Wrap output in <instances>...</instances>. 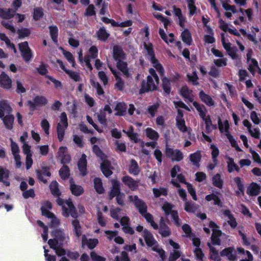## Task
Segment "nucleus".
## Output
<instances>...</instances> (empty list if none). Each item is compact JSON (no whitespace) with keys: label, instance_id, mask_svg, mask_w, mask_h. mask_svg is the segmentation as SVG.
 <instances>
[{"label":"nucleus","instance_id":"f257e3e1","mask_svg":"<svg viewBox=\"0 0 261 261\" xmlns=\"http://www.w3.org/2000/svg\"><path fill=\"white\" fill-rule=\"evenodd\" d=\"M50 219V227L55 228L51 232V236L54 239L48 240V244L50 247L55 250L57 254L62 256L66 254L65 250L61 247L62 242L66 239V234L61 229H57L59 225L60 220L55 216L54 214L51 216L47 217Z\"/></svg>","mask_w":261,"mask_h":261},{"label":"nucleus","instance_id":"f03ea898","mask_svg":"<svg viewBox=\"0 0 261 261\" xmlns=\"http://www.w3.org/2000/svg\"><path fill=\"white\" fill-rule=\"evenodd\" d=\"M112 57L116 62V67L118 70L127 77H130L131 74L129 72L128 64L124 60L126 58V54L123 50L122 47L119 45H115L113 47Z\"/></svg>","mask_w":261,"mask_h":261},{"label":"nucleus","instance_id":"7ed1b4c3","mask_svg":"<svg viewBox=\"0 0 261 261\" xmlns=\"http://www.w3.org/2000/svg\"><path fill=\"white\" fill-rule=\"evenodd\" d=\"M129 199L133 202L136 207L140 213L144 217L146 220L150 224L151 226L154 229L158 228V225L153 221L152 215L147 212V206L145 203L139 199L137 196H129Z\"/></svg>","mask_w":261,"mask_h":261},{"label":"nucleus","instance_id":"20e7f679","mask_svg":"<svg viewBox=\"0 0 261 261\" xmlns=\"http://www.w3.org/2000/svg\"><path fill=\"white\" fill-rule=\"evenodd\" d=\"M180 171V168L178 165L175 166L171 171L172 177L171 183L176 187H179V183H184L187 185V189L193 199L197 200L196 192L192 186L185 181V177L181 174H177Z\"/></svg>","mask_w":261,"mask_h":261},{"label":"nucleus","instance_id":"39448f33","mask_svg":"<svg viewBox=\"0 0 261 261\" xmlns=\"http://www.w3.org/2000/svg\"><path fill=\"white\" fill-rule=\"evenodd\" d=\"M58 205L62 207V215L65 217L69 215L73 218L77 216L75 208L70 199L64 201L63 199L58 198L57 200Z\"/></svg>","mask_w":261,"mask_h":261},{"label":"nucleus","instance_id":"423d86ee","mask_svg":"<svg viewBox=\"0 0 261 261\" xmlns=\"http://www.w3.org/2000/svg\"><path fill=\"white\" fill-rule=\"evenodd\" d=\"M143 237L148 246L152 248V250L158 252L162 259L165 258V251L160 248L152 234L147 229L143 231Z\"/></svg>","mask_w":261,"mask_h":261},{"label":"nucleus","instance_id":"0eeeda50","mask_svg":"<svg viewBox=\"0 0 261 261\" xmlns=\"http://www.w3.org/2000/svg\"><path fill=\"white\" fill-rule=\"evenodd\" d=\"M165 154L172 162H180L184 159V154L180 150L170 147L167 143L166 145Z\"/></svg>","mask_w":261,"mask_h":261},{"label":"nucleus","instance_id":"6e6552de","mask_svg":"<svg viewBox=\"0 0 261 261\" xmlns=\"http://www.w3.org/2000/svg\"><path fill=\"white\" fill-rule=\"evenodd\" d=\"M112 188L110 193V197L112 198L116 196L118 204H123L125 195L120 192L119 182L117 180L113 179L112 180Z\"/></svg>","mask_w":261,"mask_h":261},{"label":"nucleus","instance_id":"1a4fd4ad","mask_svg":"<svg viewBox=\"0 0 261 261\" xmlns=\"http://www.w3.org/2000/svg\"><path fill=\"white\" fill-rule=\"evenodd\" d=\"M157 85V84L154 83L152 76L148 75L147 76V81L145 80L142 81L141 88L139 90V93L142 94L156 90Z\"/></svg>","mask_w":261,"mask_h":261},{"label":"nucleus","instance_id":"9d476101","mask_svg":"<svg viewBox=\"0 0 261 261\" xmlns=\"http://www.w3.org/2000/svg\"><path fill=\"white\" fill-rule=\"evenodd\" d=\"M47 99L43 96H36L33 100H28L27 106L29 107L30 110L34 112L37 107L45 106L47 103Z\"/></svg>","mask_w":261,"mask_h":261},{"label":"nucleus","instance_id":"9b49d317","mask_svg":"<svg viewBox=\"0 0 261 261\" xmlns=\"http://www.w3.org/2000/svg\"><path fill=\"white\" fill-rule=\"evenodd\" d=\"M19 49L21 55L25 62H29L32 58L33 55L30 48L29 46L28 42L24 41L19 43Z\"/></svg>","mask_w":261,"mask_h":261},{"label":"nucleus","instance_id":"f8f14e48","mask_svg":"<svg viewBox=\"0 0 261 261\" xmlns=\"http://www.w3.org/2000/svg\"><path fill=\"white\" fill-rule=\"evenodd\" d=\"M209 227L212 229L213 233L211 237L212 242L214 245H219L220 240L219 237L221 235L222 232L219 229V227L217 224L213 222L210 221L209 223Z\"/></svg>","mask_w":261,"mask_h":261},{"label":"nucleus","instance_id":"ddd939ff","mask_svg":"<svg viewBox=\"0 0 261 261\" xmlns=\"http://www.w3.org/2000/svg\"><path fill=\"white\" fill-rule=\"evenodd\" d=\"M12 80L4 71L0 74V86L4 89L9 90L12 87Z\"/></svg>","mask_w":261,"mask_h":261},{"label":"nucleus","instance_id":"4468645a","mask_svg":"<svg viewBox=\"0 0 261 261\" xmlns=\"http://www.w3.org/2000/svg\"><path fill=\"white\" fill-rule=\"evenodd\" d=\"M11 140V147L12 153L14 156L15 163H22L20 161V156L19 155V148L17 144L14 142L12 139Z\"/></svg>","mask_w":261,"mask_h":261},{"label":"nucleus","instance_id":"2eb2a0df","mask_svg":"<svg viewBox=\"0 0 261 261\" xmlns=\"http://www.w3.org/2000/svg\"><path fill=\"white\" fill-rule=\"evenodd\" d=\"M98 243L97 239H88L85 235H83L82 239V245L83 247L87 246L89 249L94 248Z\"/></svg>","mask_w":261,"mask_h":261},{"label":"nucleus","instance_id":"dca6fc26","mask_svg":"<svg viewBox=\"0 0 261 261\" xmlns=\"http://www.w3.org/2000/svg\"><path fill=\"white\" fill-rule=\"evenodd\" d=\"M1 118L5 127L9 130L12 129L15 119L14 115L10 113L6 116H4L3 117Z\"/></svg>","mask_w":261,"mask_h":261},{"label":"nucleus","instance_id":"f3484780","mask_svg":"<svg viewBox=\"0 0 261 261\" xmlns=\"http://www.w3.org/2000/svg\"><path fill=\"white\" fill-rule=\"evenodd\" d=\"M92 149L95 155L101 159L102 161L101 163H111V162L107 160V155L103 152L97 145H94Z\"/></svg>","mask_w":261,"mask_h":261},{"label":"nucleus","instance_id":"a211bd4d","mask_svg":"<svg viewBox=\"0 0 261 261\" xmlns=\"http://www.w3.org/2000/svg\"><path fill=\"white\" fill-rule=\"evenodd\" d=\"M66 147H60L58 151V156L61 159V163H69L71 160V156L68 153H66Z\"/></svg>","mask_w":261,"mask_h":261},{"label":"nucleus","instance_id":"6ab92c4d","mask_svg":"<svg viewBox=\"0 0 261 261\" xmlns=\"http://www.w3.org/2000/svg\"><path fill=\"white\" fill-rule=\"evenodd\" d=\"M199 96L200 100L208 107L214 106L215 101L212 98L206 94L202 90L199 92Z\"/></svg>","mask_w":261,"mask_h":261},{"label":"nucleus","instance_id":"aec40b11","mask_svg":"<svg viewBox=\"0 0 261 261\" xmlns=\"http://www.w3.org/2000/svg\"><path fill=\"white\" fill-rule=\"evenodd\" d=\"M221 255L227 257L230 260L236 259V253L232 247H228L223 250L221 252Z\"/></svg>","mask_w":261,"mask_h":261},{"label":"nucleus","instance_id":"412c9836","mask_svg":"<svg viewBox=\"0 0 261 261\" xmlns=\"http://www.w3.org/2000/svg\"><path fill=\"white\" fill-rule=\"evenodd\" d=\"M70 189L73 195L78 196L83 193V188L81 186L75 185L72 179L70 180Z\"/></svg>","mask_w":261,"mask_h":261},{"label":"nucleus","instance_id":"4be33fe9","mask_svg":"<svg viewBox=\"0 0 261 261\" xmlns=\"http://www.w3.org/2000/svg\"><path fill=\"white\" fill-rule=\"evenodd\" d=\"M127 109V105L123 102H118L114 109V110L117 111L115 114L116 116H123L126 114Z\"/></svg>","mask_w":261,"mask_h":261},{"label":"nucleus","instance_id":"5701e85b","mask_svg":"<svg viewBox=\"0 0 261 261\" xmlns=\"http://www.w3.org/2000/svg\"><path fill=\"white\" fill-rule=\"evenodd\" d=\"M12 112L11 106L5 101H0V118L3 117L5 114H10Z\"/></svg>","mask_w":261,"mask_h":261},{"label":"nucleus","instance_id":"b1692460","mask_svg":"<svg viewBox=\"0 0 261 261\" xmlns=\"http://www.w3.org/2000/svg\"><path fill=\"white\" fill-rule=\"evenodd\" d=\"M176 126L179 130L182 133L187 132L189 134L191 133L192 130L190 127L188 128L186 125L185 120L184 119H175Z\"/></svg>","mask_w":261,"mask_h":261},{"label":"nucleus","instance_id":"393cba45","mask_svg":"<svg viewBox=\"0 0 261 261\" xmlns=\"http://www.w3.org/2000/svg\"><path fill=\"white\" fill-rule=\"evenodd\" d=\"M22 149L23 152L26 155L25 163H33L32 158V153L31 150V146L25 143L23 144Z\"/></svg>","mask_w":261,"mask_h":261},{"label":"nucleus","instance_id":"a878e982","mask_svg":"<svg viewBox=\"0 0 261 261\" xmlns=\"http://www.w3.org/2000/svg\"><path fill=\"white\" fill-rule=\"evenodd\" d=\"M122 180L132 190H135L138 187V182L128 176L123 177Z\"/></svg>","mask_w":261,"mask_h":261},{"label":"nucleus","instance_id":"bb28decb","mask_svg":"<svg viewBox=\"0 0 261 261\" xmlns=\"http://www.w3.org/2000/svg\"><path fill=\"white\" fill-rule=\"evenodd\" d=\"M205 199L207 201H213L214 205H217L219 207L222 206L221 200L216 193H212L207 195L205 196Z\"/></svg>","mask_w":261,"mask_h":261},{"label":"nucleus","instance_id":"cd10ccee","mask_svg":"<svg viewBox=\"0 0 261 261\" xmlns=\"http://www.w3.org/2000/svg\"><path fill=\"white\" fill-rule=\"evenodd\" d=\"M218 128L220 132V133H222L224 132H225V135L226 136V134H230L229 133V124L228 121L226 120L224 124H223L222 120L220 118V117H218Z\"/></svg>","mask_w":261,"mask_h":261},{"label":"nucleus","instance_id":"c85d7f7f","mask_svg":"<svg viewBox=\"0 0 261 261\" xmlns=\"http://www.w3.org/2000/svg\"><path fill=\"white\" fill-rule=\"evenodd\" d=\"M260 187L256 183L252 182L247 188V193L250 196H256L259 193Z\"/></svg>","mask_w":261,"mask_h":261},{"label":"nucleus","instance_id":"c756f323","mask_svg":"<svg viewBox=\"0 0 261 261\" xmlns=\"http://www.w3.org/2000/svg\"><path fill=\"white\" fill-rule=\"evenodd\" d=\"M223 214L226 217L227 223L232 228H235L237 225L236 219L234 218L231 212L229 210H225L223 211Z\"/></svg>","mask_w":261,"mask_h":261},{"label":"nucleus","instance_id":"7c9ffc66","mask_svg":"<svg viewBox=\"0 0 261 261\" xmlns=\"http://www.w3.org/2000/svg\"><path fill=\"white\" fill-rule=\"evenodd\" d=\"M49 30V34L53 41L57 44L58 42V37L59 34V30L57 25H50L48 27Z\"/></svg>","mask_w":261,"mask_h":261},{"label":"nucleus","instance_id":"2f4dec72","mask_svg":"<svg viewBox=\"0 0 261 261\" xmlns=\"http://www.w3.org/2000/svg\"><path fill=\"white\" fill-rule=\"evenodd\" d=\"M36 172H37L38 178L41 181L43 182L44 183H46L47 180L44 179L43 178V176L46 175L48 177H49L50 176V173L49 171V169L47 168H46V167L42 166L41 169V170H37Z\"/></svg>","mask_w":261,"mask_h":261},{"label":"nucleus","instance_id":"473e14b6","mask_svg":"<svg viewBox=\"0 0 261 261\" xmlns=\"http://www.w3.org/2000/svg\"><path fill=\"white\" fill-rule=\"evenodd\" d=\"M182 41L188 45H190L192 42L191 34L188 29H186L181 34Z\"/></svg>","mask_w":261,"mask_h":261},{"label":"nucleus","instance_id":"72a5a7b5","mask_svg":"<svg viewBox=\"0 0 261 261\" xmlns=\"http://www.w3.org/2000/svg\"><path fill=\"white\" fill-rule=\"evenodd\" d=\"M146 136L149 139L157 141L159 138V133L151 127H147L145 130Z\"/></svg>","mask_w":261,"mask_h":261},{"label":"nucleus","instance_id":"f704fd0d","mask_svg":"<svg viewBox=\"0 0 261 261\" xmlns=\"http://www.w3.org/2000/svg\"><path fill=\"white\" fill-rule=\"evenodd\" d=\"M96 35L98 40L105 42L110 36V34L108 33L104 27H101L97 32Z\"/></svg>","mask_w":261,"mask_h":261},{"label":"nucleus","instance_id":"c9c22d12","mask_svg":"<svg viewBox=\"0 0 261 261\" xmlns=\"http://www.w3.org/2000/svg\"><path fill=\"white\" fill-rule=\"evenodd\" d=\"M162 87L164 92L167 95H169L171 90L170 80L168 79L167 77H164L162 78Z\"/></svg>","mask_w":261,"mask_h":261},{"label":"nucleus","instance_id":"e433bc0d","mask_svg":"<svg viewBox=\"0 0 261 261\" xmlns=\"http://www.w3.org/2000/svg\"><path fill=\"white\" fill-rule=\"evenodd\" d=\"M8 177V171L3 168H0V181L3 182L6 186H9L10 185Z\"/></svg>","mask_w":261,"mask_h":261},{"label":"nucleus","instance_id":"4c0bfd02","mask_svg":"<svg viewBox=\"0 0 261 261\" xmlns=\"http://www.w3.org/2000/svg\"><path fill=\"white\" fill-rule=\"evenodd\" d=\"M193 106L196 109L197 111L199 112L200 118L203 120L207 118L205 112L203 111V109L205 110L206 108L204 105H200L198 102L194 101L193 102Z\"/></svg>","mask_w":261,"mask_h":261},{"label":"nucleus","instance_id":"58836bf2","mask_svg":"<svg viewBox=\"0 0 261 261\" xmlns=\"http://www.w3.org/2000/svg\"><path fill=\"white\" fill-rule=\"evenodd\" d=\"M15 12L11 9L6 10L4 9L0 8V17L3 19H9L13 18Z\"/></svg>","mask_w":261,"mask_h":261},{"label":"nucleus","instance_id":"ea45409f","mask_svg":"<svg viewBox=\"0 0 261 261\" xmlns=\"http://www.w3.org/2000/svg\"><path fill=\"white\" fill-rule=\"evenodd\" d=\"M52 207V205L51 202L49 201H45L44 202L42 206L41 207V212L42 215L45 216L46 217L51 216L53 214L50 213L49 210H50Z\"/></svg>","mask_w":261,"mask_h":261},{"label":"nucleus","instance_id":"a19ab883","mask_svg":"<svg viewBox=\"0 0 261 261\" xmlns=\"http://www.w3.org/2000/svg\"><path fill=\"white\" fill-rule=\"evenodd\" d=\"M207 245L210 249V258L214 261H220V256L216 249L214 247H212L210 243H208Z\"/></svg>","mask_w":261,"mask_h":261},{"label":"nucleus","instance_id":"79ce46f5","mask_svg":"<svg viewBox=\"0 0 261 261\" xmlns=\"http://www.w3.org/2000/svg\"><path fill=\"white\" fill-rule=\"evenodd\" d=\"M94 188L96 191L99 194H102L105 190L102 187V183L100 178L96 177L94 179Z\"/></svg>","mask_w":261,"mask_h":261},{"label":"nucleus","instance_id":"37998d69","mask_svg":"<svg viewBox=\"0 0 261 261\" xmlns=\"http://www.w3.org/2000/svg\"><path fill=\"white\" fill-rule=\"evenodd\" d=\"M187 77L188 79V82H191L194 86H197L199 85L198 80L199 77L197 74L196 71H194L192 74L187 73Z\"/></svg>","mask_w":261,"mask_h":261},{"label":"nucleus","instance_id":"c03bdc74","mask_svg":"<svg viewBox=\"0 0 261 261\" xmlns=\"http://www.w3.org/2000/svg\"><path fill=\"white\" fill-rule=\"evenodd\" d=\"M44 15L43 9L41 7H37L34 9L33 15V19L37 21L40 19Z\"/></svg>","mask_w":261,"mask_h":261},{"label":"nucleus","instance_id":"a18cd8bd","mask_svg":"<svg viewBox=\"0 0 261 261\" xmlns=\"http://www.w3.org/2000/svg\"><path fill=\"white\" fill-rule=\"evenodd\" d=\"M67 128H65V126H63L61 123H58L57 126V132L58 135V138L60 142L63 141L64 135L65 132Z\"/></svg>","mask_w":261,"mask_h":261},{"label":"nucleus","instance_id":"49530a36","mask_svg":"<svg viewBox=\"0 0 261 261\" xmlns=\"http://www.w3.org/2000/svg\"><path fill=\"white\" fill-rule=\"evenodd\" d=\"M60 49L62 50L63 54L66 59L68 60V61L72 64V66L73 67H74L75 62L72 54L70 51L65 50L62 47H60Z\"/></svg>","mask_w":261,"mask_h":261},{"label":"nucleus","instance_id":"de8ad7c7","mask_svg":"<svg viewBox=\"0 0 261 261\" xmlns=\"http://www.w3.org/2000/svg\"><path fill=\"white\" fill-rule=\"evenodd\" d=\"M163 221V218H162L160 226V233L162 236L168 237L170 233V229L165 224L162 223Z\"/></svg>","mask_w":261,"mask_h":261},{"label":"nucleus","instance_id":"09e8293b","mask_svg":"<svg viewBox=\"0 0 261 261\" xmlns=\"http://www.w3.org/2000/svg\"><path fill=\"white\" fill-rule=\"evenodd\" d=\"M49 187L51 193L55 196H59L60 195L61 193L59 190L58 184L57 181H52L50 184Z\"/></svg>","mask_w":261,"mask_h":261},{"label":"nucleus","instance_id":"8fccbe9b","mask_svg":"<svg viewBox=\"0 0 261 261\" xmlns=\"http://www.w3.org/2000/svg\"><path fill=\"white\" fill-rule=\"evenodd\" d=\"M201 159V154L199 151H197L190 155V160L193 163H199Z\"/></svg>","mask_w":261,"mask_h":261},{"label":"nucleus","instance_id":"3c124183","mask_svg":"<svg viewBox=\"0 0 261 261\" xmlns=\"http://www.w3.org/2000/svg\"><path fill=\"white\" fill-rule=\"evenodd\" d=\"M213 184L215 187L221 189L223 186V180L219 174H216L212 178Z\"/></svg>","mask_w":261,"mask_h":261},{"label":"nucleus","instance_id":"603ef678","mask_svg":"<svg viewBox=\"0 0 261 261\" xmlns=\"http://www.w3.org/2000/svg\"><path fill=\"white\" fill-rule=\"evenodd\" d=\"M111 164H101L100 168L103 174L106 176L109 177L112 174Z\"/></svg>","mask_w":261,"mask_h":261},{"label":"nucleus","instance_id":"864d4df0","mask_svg":"<svg viewBox=\"0 0 261 261\" xmlns=\"http://www.w3.org/2000/svg\"><path fill=\"white\" fill-rule=\"evenodd\" d=\"M159 107L160 104L156 102L151 106H149L147 108V112L152 117H153Z\"/></svg>","mask_w":261,"mask_h":261},{"label":"nucleus","instance_id":"5fc2aeb1","mask_svg":"<svg viewBox=\"0 0 261 261\" xmlns=\"http://www.w3.org/2000/svg\"><path fill=\"white\" fill-rule=\"evenodd\" d=\"M18 37L20 39L24 38L31 34V31L28 28H21L17 30Z\"/></svg>","mask_w":261,"mask_h":261},{"label":"nucleus","instance_id":"6e6d98bb","mask_svg":"<svg viewBox=\"0 0 261 261\" xmlns=\"http://www.w3.org/2000/svg\"><path fill=\"white\" fill-rule=\"evenodd\" d=\"M195 0L188 1V7L189 10V14L193 16L196 13V7L195 5Z\"/></svg>","mask_w":261,"mask_h":261},{"label":"nucleus","instance_id":"4d7b16f0","mask_svg":"<svg viewBox=\"0 0 261 261\" xmlns=\"http://www.w3.org/2000/svg\"><path fill=\"white\" fill-rule=\"evenodd\" d=\"M59 173L62 179H65L67 178L69 175V169L68 166L66 165L63 166L60 170Z\"/></svg>","mask_w":261,"mask_h":261},{"label":"nucleus","instance_id":"13d9d810","mask_svg":"<svg viewBox=\"0 0 261 261\" xmlns=\"http://www.w3.org/2000/svg\"><path fill=\"white\" fill-rule=\"evenodd\" d=\"M37 223L39 226H40L42 228L43 232L42 233L41 236H42V238L43 240H44V242H45L47 240V239H48L47 228L46 226H45L44 223L40 220H38Z\"/></svg>","mask_w":261,"mask_h":261},{"label":"nucleus","instance_id":"bf43d9fd","mask_svg":"<svg viewBox=\"0 0 261 261\" xmlns=\"http://www.w3.org/2000/svg\"><path fill=\"white\" fill-rule=\"evenodd\" d=\"M180 94L184 98H189V96L192 94V91L190 90L187 86H184L181 88Z\"/></svg>","mask_w":261,"mask_h":261},{"label":"nucleus","instance_id":"052dcab7","mask_svg":"<svg viewBox=\"0 0 261 261\" xmlns=\"http://www.w3.org/2000/svg\"><path fill=\"white\" fill-rule=\"evenodd\" d=\"M240 236L243 241V243L245 245H250L254 241V239L253 238H247L245 234L243 233L242 231H239V232Z\"/></svg>","mask_w":261,"mask_h":261},{"label":"nucleus","instance_id":"680f3d73","mask_svg":"<svg viewBox=\"0 0 261 261\" xmlns=\"http://www.w3.org/2000/svg\"><path fill=\"white\" fill-rule=\"evenodd\" d=\"M115 80L116 81V83L115 84V89H117L120 91H122L124 89V81L122 80L120 75L115 77Z\"/></svg>","mask_w":261,"mask_h":261},{"label":"nucleus","instance_id":"e2e57ef3","mask_svg":"<svg viewBox=\"0 0 261 261\" xmlns=\"http://www.w3.org/2000/svg\"><path fill=\"white\" fill-rule=\"evenodd\" d=\"M170 214L171 216V218L173 221L174 222V224L177 226H179L181 224V222L178 217L177 212L176 211H172Z\"/></svg>","mask_w":261,"mask_h":261},{"label":"nucleus","instance_id":"0e129e2a","mask_svg":"<svg viewBox=\"0 0 261 261\" xmlns=\"http://www.w3.org/2000/svg\"><path fill=\"white\" fill-rule=\"evenodd\" d=\"M153 194L155 197H158L161 195L165 196L167 194V190L165 188H154L153 189Z\"/></svg>","mask_w":261,"mask_h":261},{"label":"nucleus","instance_id":"69168bd1","mask_svg":"<svg viewBox=\"0 0 261 261\" xmlns=\"http://www.w3.org/2000/svg\"><path fill=\"white\" fill-rule=\"evenodd\" d=\"M95 14L96 13L94 5L92 4H89L88 7L86 9L84 15L85 16H92L95 15Z\"/></svg>","mask_w":261,"mask_h":261},{"label":"nucleus","instance_id":"338daca9","mask_svg":"<svg viewBox=\"0 0 261 261\" xmlns=\"http://www.w3.org/2000/svg\"><path fill=\"white\" fill-rule=\"evenodd\" d=\"M72 225L74 227V231L75 235L79 237L82 233L81 228L79 225V222L77 220L72 221Z\"/></svg>","mask_w":261,"mask_h":261},{"label":"nucleus","instance_id":"774afa93","mask_svg":"<svg viewBox=\"0 0 261 261\" xmlns=\"http://www.w3.org/2000/svg\"><path fill=\"white\" fill-rule=\"evenodd\" d=\"M63 126L67 128L68 126V119L65 112H62L60 116V122Z\"/></svg>","mask_w":261,"mask_h":261}]
</instances>
